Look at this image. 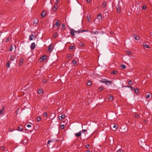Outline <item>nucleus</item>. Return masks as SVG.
I'll list each match as a JSON object with an SVG mask.
<instances>
[{
    "mask_svg": "<svg viewBox=\"0 0 152 152\" xmlns=\"http://www.w3.org/2000/svg\"><path fill=\"white\" fill-rule=\"evenodd\" d=\"M87 20L88 22L90 21V16H87Z\"/></svg>",
    "mask_w": 152,
    "mask_h": 152,
    "instance_id": "nucleus-39",
    "label": "nucleus"
},
{
    "mask_svg": "<svg viewBox=\"0 0 152 152\" xmlns=\"http://www.w3.org/2000/svg\"><path fill=\"white\" fill-rule=\"evenodd\" d=\"M121 66L122 68L124 69H125L126 67V66L124 64L122 65Z\"/></svg>",
    "mask_w": 152,
    "mask_h": 152,
    "instance_id": "nucleus-33",
    "label": "nucleus"
},
{
    "mask_svg": "<svg viewBox=\"0 0 152 152\" xmlns=\"http://www.w3.org/2000/svg\"><path fill=\"white\" fill-rule=\"evenodd\" d=\"M139 115L138 114H136L135 115V117L136 118H137L138 117H139Z\"/></svg>",
    "mask_w": 152,
    "mask_h": 152,
    "instance_id": "nucleus-52",
    "label": "nucleus"
},
{
    "mask_svg": "<svg viewBox=\"0 0 152 152\" xmlns=\"http://www.w3.org/2000/svg\"><path fill=\"white\" fill-rule=\"evenodd\" d=\"M65 117V115L64 114H62L61 116H59V119L60 121H62L63 118Z\"/></svg>",
    "mask_w": 152,
    "mask_h": 152,
    "instance_id": "nucleus-7",
    "label": "nucleus"
},
{
    "mask_svg": "<svg viewBox=\"0 0 152 152\" xmlns=\"http://www.w3.org/2000/svg\"><path fill=\"white\" fill-rule=\"evenodd\" d=\"M116 152H122V151L121 150L119 149L117 150Z\"/></svg>",
    "mask_w": 152,
    "mask_h": 152,
    "instance_id": "nucleus-51",
    "label": "nucleus"
},
{
    "mask_svg": "<svg viewBox=\"0 0 152 152\" xmlns=\"http://www.w3.org/2000/svg\"><path fill=\"white\" fill-rule=\"evenodd\" d=\"M15 58V56H12L10 58V60L11 61H13Z\"/></svg>",
    "mask_w": 152,
    "mask_h": 152,
    "instance_id": "nucleus-13",
    "label": "nucleus"
},
{
    "mask_svg": "<svg viewBox=\"0 0 152 152\" xmlns=\"http://www.w3.org/2000/svg\"><path fill=\"white\" fill-rule=\"evenodd\" d=\"M102 82L103 83H105L106 84V80H104L102 81Z\"/></svg>",
    "mask_w": 152,
    "mask_h": 152,
    "instance_id": "nucleus-47",
    "label": "nucleus"
},
{
    "mask_svg": "<svg viewBox=\"0 0 152 152\" xmlns=\"http://www.w3.org/2000/svg\"><path fill=\"white\" fill-rule=\"evenodd\" d=\"M6 66L8 68H9L10 67V65L9 61H8L7 63L6 64Z\"/></svg>",
    "mask_w": 152,
    "mask_h": 152,
    "instance_id": "nucleus-26",
    "label": "nucleus"
},
{
    "mask_svg": "<svg viewBox=\"0 0 152 152\" xmlns=\"http://www.w3.org/2000/svg\"><path fill=\"white\" fill-rule=\"evenodd\" d=\"M103 89V88H102V87H100L99 89V91H102Z\"/></svg>",
    "mask_w": 152,
    "mask_h": 152,
    "instance_id": "nucleus-53",
    "label": "nucleus"
},
{
    "mask_svg": "<svg viewBox=\"0 0 152 152\" xmlns=\"http://www.w3.org/2000/svg\"><path fill=\"white\" fill-rule=\"evenodd\" d=\"M65 26V23H63L61 27L63 28H64V29H65V28L64 27Z\"/></svg>",
    "mask_w": 152,
    "mask_h": 152,
    "instance_id": "nucleus-38",
    "label": "nucleus"
},
{
    "mask_svg": "<svg viewBox=\"0 0 152 152\" xmlns=\"http://www.w3.org/2000/svg\"><path fill=\"white\" fill-rule=\"evenodd\" d=\"M147 8L146 6L145 5H144L143 6V9L144 10H146Z\"/></svg>",
    "mask_w": 152,
    "mask_h": 152,
    "instance_id": "nucleus-42",
    "label": "nucleus"
},
{
    "mask_svg": "<svg viewBox=\"0 0 152 152\" xmlns=\"http://www.w3.org/2000/svg\"><path fill=\"white\" fill-rule=\"evenodd\" d=\"M91 84H92V83H91V81H88L87 82V84L88 86H91Z\"/></svg>",
    "mask_w": 152,
    "mask_h": 152,
    "instance_id": "nucleus-21",
    "label": "nucleus"
},
{
    "mask_svg": "<svg viewBox=\"0 0 152 152\" xmlns=\"http://www.w3.org/2000/svg\"><path fill=\"white\" fill-rule=\"evenodd\" d=\"M144 122H146V121H145V120H144Z\"/></svg>",
    "mask_w": 152,
    "mask_h": 152,
    "instance_id": "nucleus-60",
    "label": "nucleus"
},
{
    "mask_svg": "<svg viewBox=\"0 0 152 152\" xmlns=\"http://www.w3.org/2000/svg\"><path fill=\"white\" fill-rule=\"evenodd\" d=\"M47 115V114L46 113H44V116H46Z\"/></svg>",
    "mask_w": 152,
    "mask_h": 152,
    "instance_id": "nucleus-55",
    "label": "nucleus"
},
{
    "mask_svg": "<svg viewBox=\"0 0 152 152\" xmlns=\"http://www.w3.org/2000/svg\"><path fill=\"white\" fill-rule=\"evenodd\" d=\"M134 91L136 93H137L139 92V90L137 88H135L134 89Z\"/></svg>",
    "mask_w": 152,
    "mask_h": 152,
    "instance_id": "nucleus-31",
    "label": "nucleus"
},
{
    "mask_svg": "<svg viewBox=\"0 0 152 152\" xmlns=\"http://www.w3.org/2000/svg\"><path fill=\"white\" fill-rule=\"evenodd\" d=\"M72 63L74 65H76L77 62L76 60H73L72 61Z\"/></svg>",
    "mask_w": 152,
    "mask_h": 152,
    "instance_id": "nucleus-25",
    "label": "nucleus"
},
{
    "mask_svg": "<svg viewBox=\"0 0 152 152\" xmlns=\"http://www.w3.org/2000/svg\"><path fill=\"white\" fill-rule=\"evenodd\" d=\"M27 127L28 128H29L31 127V125L30 124H28L26 125Z\"/></svg>",
    "mask_w": 152,
    "mask_h": 152,
    "instance_id": "nucleus-44",
    "label": "nucleus"
},
{
    "mask_svg": "<svg viewBox=\"0 0 152 152\" xmlns=\"http://www.w3.org/2000/svg\"><path fill=\"white\" fill-rule=\"evenodd\" d=\"M46 15V12L45 11H43L41 13V15L43 17H45Z\"/></svg>",
    "mask_w": 152,
    "mask_h": 152,
    "instance_id": "nucleus-12",
    "label": "nucleus"
},
{
    "mask_svg": "<svg viewBox=\"0 0 152 152\" xmlns=\"http://www.w3.org/2000/svg\"><path fill=\"white\" fill-rule=\"evenodd\" d=\"M126 53L128 55H131V53L129 51H126Z\"/></svg>",
    "mask_w": 152,
    "mask_h": 152,
    "instance_id": "nucleus-30",
    "label": "nucleus"
},
{
    "mask_svg": "<svg viewBox=\"0 0 152 152\" xmlns=\"http://www.w3.org/2000/svg\"><path fill=\"white\" fill-rule=\"evenodd\" d=\"M89 146V145H87L86 146V148H88Z\"/></svg>",
    "mask_w": 152,
    "mask_h": 152,
    "instance_id": "nucleus-54",
    "label": "nucleus"
},
{
    "mask_svg": "<svg viewBox=\"0 0 152 152\" xmlns=\"http://www.w3.org/2000/svg\"><path fill=\"white\" fill-rule=\"evenodd\" d=\"M4 108L3 107L0 110V115H1L3 113H4Z\"/></svg>",
    "mask_w": 152,
    "mask_h": 152,
    "instance_id": "nucleus-14",
    "label": "nucleus"
},
{
    "mask_svg": "<svg viewBox=\"0 0 152 152\" xmlns=\"http://www.w3.org/2000/svg\"><path fill=\"white\" fill-rule=\"evenodd\" d=\"M128 83L129 84V85H132V81L131 80H129L128 81Z\"/></svg>",
    "mask_w": 152,
    "mask_h": 152,
    "instance_id": "nucleus-37",
    "label": "nucleus"
},
{
    "mask_svg": "<svg viewBox=\"0 0 152 152\" xmlns=\"http://www.w3.org/2000/svg\"><path fill=\"white\" fill-rule=\"evenodd\" d=\"M34 37L33 35H31L29 37V39L30 40H32L33 39V38Z\"/></svg>",
    "mask_w": 152,
    "mask_h": 152,
    "instance_id": "nucleus-16",
    "label": "nucleus"
},
{
    "mask_svg": "<svg viewBox=\"0 0 152 152\" xmlns=\"http://www.w3.org/2000/svg\"><path fill=\"white\" fill-rule=\"evenodd\" d=\"M113 127L115 128V130H116L117 129V126H116L114 125L113 126Z\"/></svg>",
    "mask_w": 152,
    "mask_h": 152,
    "instance_id": "nucleus-46",
    "label": "nucleus"
},
{
    "mask_svg": "<svg viewBox=\"0 0 152 152\" xmlns=\"http://www.w3.org/2000/svg\"><path fill=\"white\" fill-rule=\"evenodd\" d=\"M113 98V97L112 96H111L109 97V99L110 100H112Z\"/></svg>",
    "mask_w": 152,
    "mask_h": 152,
    "instance_id": "nucleus-43",
    "label": "nucleus"
},
{
    "mask_svg": "<svg viewBox=\"0 0 152 152\" xmlns=\"http://www.w3.org/2000/svg\"><path fill=\"white\" fill-rule=\"evenodd\" d=\"M18 130L20 131H22L23 130V129L20 127H18Z\"/></svg>",
    "mask_w": 152,
    "mask_h": 152,
    "instance_id": "nucleus-24",
    "label": "nucleus"
},
{
    "mask_svg": "<svg viewBox=\"0 0 152 152\" xmlns=\"http://www.w3.org/2000/svg\"><path fill=\"white\" fill-rule=\"evenodd\" d=\"M64 125H61V128H62L63 129L64 128Z\"/></svg>",
    "mask_w": 152,
    "mask_h": 152,
    "instance_id": "nucleus-57",
    "label": "nucleus"
},
{
    "mask_svg": "<svg viewBox=\"0 0 152 152\" xmlns=\"http://www.w3.org/2000/svg\"><path fill=\"white\" fill-rule=\"evenodd\" d=\"M141 125H140V127H142V125L141 124Z\"/></svg>",
    "mask_w": 152,
    "mask_h": 152,
    "instance_id": "nucleus-62",
    "label": "nucleus"
},
{
    "mask_svg": "<svg viewBox=\"0 0 152 152\" xmlns=\"http://www.w3.org/2000/svg\"><path fill=\"white\" fill-rule=\"evenodd\" d=\"M87 129H83L82 130V132L83 133H85L86 132H87Z\"/></svg>",
    "mask_w": 152,
    "mask_h": 152,
    "instance_id": "nucleus-34",
    "label": "nucleus"
},
{
    "mask_svg": "<svg viewBox=\"0 0 152 152\" xmlns=\"http://www.w3.org/2000/svg\"><path fill=\"white\" fill-rule=\"evenodd\" d=\"M70 34L72 36H74L75 35V33H76L77 32L78 33L80 32V31L78 30L77 31H75L72 29H70Z\"/></svg>",
    "mask_w": 152,
    "mask_h": 152,
    "instance_id": "nucleus-1",
    "label": "nucleus"
},
{
    "mask_svg": "<svg viewBox=\"0 0 152 152\" xmlns=\"http://www.w3.org/2000/svg\"><path fill=\"white\" fill-rule=\"evenodd\" d=\"M57 22L55 23V24L53 25L54 27H55V26H58L60 25V22H59L58 20H57Z\"/></svg>",
    "mask_w": 152,
    "mask_h": 152,
    "instance_id": "nucleus-10",
    "label": "nucleus"
},
{
    "mask_svg": "<svg viewBox=\"0 0 152 152\" xmlns=\"http://www.w3.org/2000/svg\"><path fill=\"white\" fill-rule=\"evenodd\" d=\"M36 47L35 44L34 42L32 43L30 47L31 49V50H34Z\"/></svg>",
    "mask_w": 152,
    "mask_h": 152,
    "instance_id": "nucleus-5",
    "label": "nucleus"
},
{
    "mask_svg": "<svg viewBox=\"0 0 152 152\" xmlns=\"http://www.w3.org/2000/svg\"><path fill=\"white\" fill-rule=\"evenodd\" d=\"M13 47L12 46H11L9 51H12L13 50Z\"/></svg>",
    "mask_w": 152,
    "mask_h": 152,
    "instance_id": "nucleus-36",
    "label": "nucleus"
},
{
    "mask_svg": "<svg viewBox=\"0 0 152 152\" xmlns=\"http://www.w3.org/2000/svg\"><path fill=\"white\" fill-rule=\"evenodd\" d=\"M52 142L51 140H49L48 142V144H49L50 142Z\"/></svg>",
    "mask_w": 152,
    "mask_h": 152,
    "instance_id": "nucleus-45",
    "label": "nucleus"
},
{
    "mask_svg": "<svg viewBox=\"0 0 152 152\" xmlns=\"http://www.w3.org/2000/svg\"><path fill=\"white\" fill-rule=\"evenodd\" d=\"M141 125H140V127H142V125L141 124Z\"/></svg>",
    "mask_w": 152,
    "mask_h": 152,
    "instance_id": "nucleus-61",
    "label": "nucleus"
},
{
    "mask_svg": "<svg viewBox=\"0 0 152 152\" xmlns=\"http://www.w3.org/2000/svg\"><path fill=\"white\" fill-rule=\"evenodd\" d=\"M143 46L145 49L150 48V47L148 45L145 43L143 44Z\"/></svg>",
    "mask_w": 152,
    "mask_h": 152,
    "instance_id": "nucleus-11",
    "label": "nucleus"
},
{
    "mask_svg": "<svg viewBox=\"0 0 152 152\" xmlns=\"http://www.w3.org/2000/svg\"><path fill=\"white\" fill-rule=\"evenodd\" d=\"M74 46H70L69 48L70 49H72L74 48Z\"/></svg>",
    "mask_w": 152,
    "mask_h": 152,
    "instance_id": "nucleus-41",
    "label": "nucleus"
},
{
    "mask_svg": "<svg viewBox=\"0 0 152 152\" xmlns=\"http://www.w3.org/2000/svg\"><path fill=\"white\" fill-rule=\"evenodd\" d=\"M43 82L44 83V84H46L47 83V80L46 79H44L43 81Z\"/></svg>",
    "mask_w": 152,
    "mask_h": 152,
    "instance_id": "nucleus-27",
    "label": "nucleus"
},
{
    "mask_svg": "<svg viewBox=\"0 0 152 152\" xmlns=\"http://www.w3.org/2000/svg\"><path fill=\"white\" fill-rule=\"evenodd\" d=\"M124 86L125 87H128L129 88H130L132 90H133V87L132 86Z\"/></svg>",
    "mask_w": 152,
    "mask_h": 152,
    "instance_id": "nucleus-15",
    "label": "nucleus"
},
{
    "mask_svg": "<svg viewBox=\"0 0 152 152\" xmlns=\"http://www.w3.org/2000/svg\"><path fill=\"white\" fill-rule=\"evenodd\" d=\"M9 41V38H8L7 39V40H6V42H8V41Z\"/></svg>",
    "mask_w": 152,
    "mask_h": 152,
    "instance_id": "nucleus-56",
    "label": "nucleus"
},
{
    "mask_svg": "<svg viewBox=\"0 0 152 152\" xmlns=\"http://www.w3.org/2000/svg\"><path fill=\"white\" fill-rule=\"evenodd\" d=\"M106 84H107V83H111V81H109L107 80H106Z\"/></svg>",
    "mask_w": 152,
    "mask_h": 152,
    "instance_id": "nucleus-40",
    "label": "nucleus"
},
{
    "mask_svg": "<svg viewBox=\"0 0 152 152\" xmlns=\"http://www.w3.org/2000/svg\"><path fill=\"white\" fill-rule=\"evenodd\" d=\"M150 94H148L146 95V98L147 99H148L150 97Z\"/></svg>",
    "mask_w": 152,
    "mask_h": 152,
    "instance_id": "nucleus-29",
    "label": "nucleus"
},
{
    "mask_svg": "<svg viewBox=\"0 0 152 152\" xmlns=\"http://www.w3.org/2000/svg\"><path fill=\"white\" fill-rule=\"evenodd\" d=\"M79 45L81 47H83L84 46V44L82 42H80L79 43Z\"/></svg>",
    "mask_w": 152,
    "mask_h": 152,
    "instance_id": "nucleus-23",
    "label": "nucleus"
},
{
    "mask_svg": "<svg viewBox=\"0 0 152 152\" xmlns=\"http://www.w3.org/2000/svg\"><path fill=\"white\" fill-rule=\"evenodd\" d=\"M92 33L94 34H96V35L98 34L99 33V32L97 31H96L95 32L92 31Z\"/></svg>",
    "mask_w": 152,
    "mask_h": 152,
    "instance_id": "nucleus-28",
    "label": "nucleus"
},
{
    "mask_svg": "<svg viewBox=\"0 0 152 152\" xmlns=\"http://www.w3.org/2000/svg\"><path fill=\"white\" fill-rule=\"evenodd\" d=\"M58 3H56L55 2L54 6L53 8V11H55L58 8Z\"/></svg>",
    "mask_w": 152,
    "mask_h": 152,
    "instance_id": "nucleus-2",
    "label": "nucleus"
},
{
    "mask_svg": "<svg viewBox=\"0 0 152 152\" xmlns=\"http://www.w3.org/2000/svg\"><path fill=\"white\" fill-rule=\"evenodd\" d=\"M117 73V72L115 70L113 71V72L111 73L112 74H115Z\"/></svg>",
    "mask_w": 152,
    "mask_h": 152,
    "instance_id": "nucleus-32",
    "label": "nucleus"
},
{
    "mask_svg": "<svg viewBox=\"0 0 152 152\" xmlns=\"http://www.w3.org/2000/svg\"><path fill=\"white\" fill-rule=\"evenodd\" d=\"M4 147L3 146L1 147V150H4Z\"/></svg>",
    "mask_w": 152,
    "mask_h": 152,
    "instance_id": "nucleus-49",
    "label": "nucleus"
},
{
    "mask_svg": "<svg viewBox=\"0 0 152 152\" xmlns=\"http://www.w3.org/2000/svg\"><path fill=\"white\" fill-rule=\"evenodd\" d=\"M42 89H39L38 90V92L39 94H40L42 93Z\"/></svg>",
    "mask_w": 152,
    "mask_h": 152,
    "instance_id": "nucleus-19",
    "label": "nucleus"
},
{
    "mask_svg": "<svg viewBox=\"0 0 152 152\" xmlns=\"http://www.w3.org/2000/svg\"><path fill=\"white\" fill-rule=\"evenodd\" d=\"M53 44H51L49 46L48 50L50 52L53 48Z\"/></svg>",
    "mask_w": 152,
    "mask_h": 152,
    "instance_id": "nucleus-3",
    "label": "nucleus"
},
{
    "mask_svg": "<svg viewBox=\"0 0 152 152\" xmlns=\"http://www.w3.org/2000/svg\"><path fill=\"white\" fill-rule=\"evenodd\" d=\"M23 61H24V60H23V59H20V61L19 65H21V64H23Z\"/></svg>",
    "mask_w": 152,
    "mask_h": 152,
    "instance_id": "nucleus-18",
    "label": "nucleus"
},
{
    "mask_svg": "<svg viewBox=\"0 0 152 152\" xmlns=\"http://www.w3.org/2000/svg\"><path fill=\"white\" fill-rule=\"evenodd\" d=\"M57 35H58L57 33L56 32H55L54 34L53 37V38H55L57 37Z\"/></svg>",
    "mask_w": 152,
    "mask_h": 152,
    "instance_id": "nucleus-20",
    "label": "nucleus"
},
{
    "mask_svg": "<svg viewBox=\"0 0 152 152\" xmlns=\"http://www.w3.org/2000/svg\"><path fill=\"white\" fill-rule=\"evenodd\" d=\"M103 7H105L107 6V2H104L102 4Z\"/></svg>",
    "mask_w": 152,
    "mask_h": 152,
    "instance_id": "nucleus-17",
    "label": "nucleus"
},
{
    "mask_svg": "<svg viewBox=\"0 0 152 152\" xmlns=\"http://www.w3.org/2000/svg\"><path fill=\"white\" fill-rule=\"evenodd\" d=\"M133 37L134 39L137 40H138L139 39V36H137V35L136 34H134L133 35Z\"/></svg>",
    "mask_w": 152,
    "mask_h": 152,
    "instance_id": "nucleus-9",
    "label": "nucleus"
},
{
    "mask_svg": "<svg viewBox=\"0 0 152 152\" xmlns=\"http://www.w3.org/2000/svg\"><path fill=\"white\" fill-rule=\"evenodd\" d=\"M67 57L69 59H70L72 58V56L70 55H68Z\"/></svg>",
    "mask_w": 152,
    "mask_h": 152,
    "instance_id": "nucleus-48",
    "label": "nucleus"
},
{
    "mask_svg": "<svg viewBox=\"0 0 152 152\" xmlns=\"http://www.w3.org/2000/svg\"><path fill=\"white\" fill-rule=\"evenodd\" d=\"M37 119L38 121H40L41 120V118L39 117H37Z\"/></svg>",
    "mask_w": 152,
    "mask_h": 152,
    "instance_id": "nucleus-22",
    "label": "nucleus"
},
{
    "mask_svg": "<svg viewBox=\"0 0 152 152\" xmlns=\"http://www.w3.org/2000/svg\"><path fill=\"white\" fill-rule=\"evenodd\" d=\"M97 18L99 20V22H100L102 20V17L101 14H99L97 16Z\"/></svg>",
    "mask_w": 152,
    "mask_h": 152,
    "instance_id": "nucleus-4",
    "label": "nucleus"
},
{
    "mask_svg": "<svg viewBox=\"0 0 152 152\" xmlns=\"http://www.w3.org/2000/svg\"><path fill=\"white\" fill-rule=\"evenodd\" d=\"M60 0H56L55 2L56 3H58Z\"/></svg>",
    "mask_w": 152,
    "mask_h": 152,
    "instance_id": "nucleus-50",
    "label": "nucleus"
},
{
    "mask_svg": "<svg viewBox=\"0 0 152 152\" xmlns=\"http://www.w3.org/2000/svg\"><path fill=\"white\" fill-rule=\"evenodd\" d=\"M82 134V132L81 131H80L78 133H77L75 134V136L77 137H79Z\"/></svg>",
    "mask_w": 152,
    "mask_h": 152,
    "instance_id": "nucleus-6",
    "label": "nucleus"
},
{
    "mask_svg": "<svg viewBox=\"0 0 152 152\" xmlns=\"http://www.w3.org/2000/svg\"><path fill=\"white\" fill-rule=\"evenodd\" d=\"M47 57L46 56L44 55L41 57L39 60L40 61H41V60H42V61L44 60L47 58Z\"/></svg>",
    "mask_w": 152,
    "mask_h": 152,
    "instance_id": "nucleus-8",
    "label": "nucleus"
},
{
    "mask_svg": "<svg viewBox=\"0 0 152 152\" xmlns=\"http://www.w3.org/2000/svg\"><path fill=\"white\" fill-rule=\"evenodd\" d=\"M86 1L88 2H89L90 1V0H86Z\"/></svg>",
    "mask_w": 152,
    "mask_h": 152,
    "instance_id": "nucleus-58",
    "label": "nucleus"
},
{
    "mask_svg": "<svg viewBox=\"0 0 152 152\" xmlns=\"http://www.w3.org/2000/svg\"><path fill=\"white\" fill-rule=\"evenodd\" d=\"M87 152H90V151H87Z\"/></svg>",
    "mask_w": 152,
    "mask_h": 152,
    "instance_id": "nucleus-59",
    "label": "nucleus"
},
{
    "mask_svg": "<svg viewBox=\"0 0 152 152\" xmlns=\"http://www.w3.org/2000/svg\"><path fill=\"white\" fill-rule=\"evenodd\" d=\"M117 11L118 13H119L120 12V9L119 7L118 8H117Z\"/></svg>",
    "mask_w": 152,
    "mask_h": 152,
    "instance_id": "nucleus-35",
    "label": "nucleus"
}]
</instances>
